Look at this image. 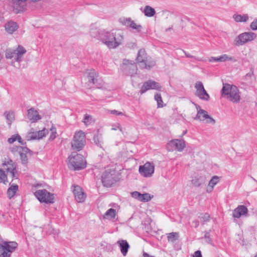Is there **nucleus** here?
<instances>
[{
  "mask_svg": "<svg viewBox=\"0 0 257 257\" xmlns=\"http://www.w3.org/2000/svg\"><path fill=\"white\" fill-rule=\"evenodd\" d=\"M248 209L244 205H238L232 212V216L234 218H239L241 216H248Z\"/></svg>",
  "mask_w": 257,
  "mask_h": 257,
  "instance_id": "obj_18",
  "label": "nucleus"
},
{
  "mask_svg": "<svg viewBox=\"0 0 257 257\" xmlns=\"http://www.w3.org/2000/svg\"><path fill=\"white\" fill-rule=\"evenodd\" d=\"M143 257H154V256L150 255L149 253L144 252L143 254Z\"/></svg>",
  "mask_w": 257,
  "mask_h": 257,
  "instance_id": "obj_59",
  "label": "nucleus"
},
{
  "mask_svg": "<svg viewBox=\"0 0 257 257\" xmlns=\"http://www.w3.org/2000/svg\"><path fill=\"white\" fill-rule=\"evenodd\" d=\"M207 117H209V115L207 114V112L206 110L200 109L198 110L196 116L194 119H198L201 121H203L205 119H207Z\"/></svg>",
  "mask_w": 257,
  "mask_h": 257,
  "instance_id": "obj_29",
  "label": "nucleus"
},
{
  "mask_svg": "<svg viewBox=\"0 0 257 257\" xmlns=\"http://www.w3.org/2000/svg\"><path fill=\"white\" fill-rule=\"evenodd\" d=\"M2 166L8 172L16 170V167L15 163L12 160L6 161L2 164Z\"/></svg>",
  "mask_w": 257,
  "mask_h": 257,
  "instance_id": "obj_27",
  "label": "nucleus"
},
{
  "mask_svg": "<svg viewBox=\"0 0 257 257\" xmlns=\"http://www.w3.org/2000/svg\"><path fill=\"white\" fill-rule=\"evenodd\" d=\"M192 224L195 228H197L199 225V221L197 220H194L192 222Z\"/></svg>",
  "mask_w": 257,
  "mask_h": 257,
  "instance_id": "obj_55",
  "label": "nucleus"
},
{
  "mask_svg": "<svg viewBox=\"0 0 257 257\" xmlns=\"http://www.w3.org/2000/svg\"><path fill=\"white\" fill-rule=\"evenodd\" d=\"M24 147H21V146H15L12 148H11V151L12 153H15L16 152H18L19 154L21 152V151H23V150L24 149L26 150H27L26 149H24Z\"/></svg>",
  "mask_w": 257,
  "mask_h": 257,
  "instance_id": "obj_42",
  "label": "nucleus"
},
{
  "mask_svg": "<svg viewBox=\"0 0 257 257\" xmlns=\"http://www.w3.org/2000/svg\"><path fill=\"white\" fill-rule=\"evenodd\" d=\"M16 51V57L15 60L16 62H20L23 60V55L26 53V49L22 45H18Z\"/></svg>",
  "mask_w": 257,
  "mask_h": 257,
  "instance_id": "obj_23",
  "label": "nucleus"
},
{
  "mask_svg": "<svg viewBox=\"0 0 257 257\" xmlns=\"http://www.w3.org/2000/svg\"><path fill=\"white\" fill-rule=\"evenodd\" d=\"M256 37L255 33L252 32H244L237 36L234 40V44L236 46H242L252 41Z\"/></svg>",
  "mask_w": 257,
  "mask_h": 257,
  "instance_id": "obj_8",
  "label": "nucleus"
},
{
  "mask_svg": "<svg viewBox=\"0 0 257 257\" xmlns=\"http://www.w3.org/2000/svg\"><path fill=\"white\" fill-rule=\"evenodd\" d=\"M185 56L187 58H194L195 60H197V61H201V59L198 57H196L195 56H193V55H190V54H189L188 53H187L186 51H183Z\"/></svg>",
  "mask_w": 257,
  "mask_h": 257,
  "instance_id": "obj_49",
  "label": "nucleus"
},
{
  "mask_svg": "<svg viewBox=\"0 0 257 257\" xmlns=\"http://www.w3.org/2000/svg\"><path fill=\"white\" fill-rule=\"evenodd\" d=\"M210 230L205 231L204 237L206 239H209V241H212V239L210 237Z\"/></svg>",
  "mask_w": 257,
  "mask_h": 257,
  "instance_id": "obj_52",
  "label": "nucleus"
},
{
  "mask_svg": "<svg viewBox=\"0 0 257 257\" xmlns=\"http://www.w3.org/2000/svg\"><path fill=\"white\" fill-rule=\"evenodd\" d=\"M145 15L148 17H152L156 14V11L154 8L150 6H146L144 8L143 11Z\"/></svg>",
  "mask_w": 257,
  "mask_h": 257,
  "instance_id": "obj_30",
  "label": "nucleus"
},
{
  "mask_svg": "<svg viewBox=\"0 0 257 257\" xmlns=\"http://www.w3.org/2000/svg\"><path fill=\"white\" fill-rule=\"evenodd\" d=\"M85 135L81 131L76 132L71 142V148L72 150L76 151L82 150L85 145Z\"/></svg>",
  "mask_w": 257,
  "mask_h": 257,
  "instance_id": "obj_6",
  "label": "nucleus"
},
{
  "mask_svg": "<svg viewBox=\"0 0 257 257\" xmlns=\"http://www.w3.org/2000/svg\"><path fill=\"white\" fill-rule=\"evenodd\" d=\"M207 119H209V120L207 121L208 122L211 123L212 124H214L215 123V120L212 117L209 115V117H207Z\"/></svg>",
  "mask_w": 257,
  "mask_h": 257,
  "instance_id": "obj_56",
  "label": "nucleus"
},
{
  "mask_svg": "<svg viewBox=\"0 0 257 257\" xmlns=\"http://www.w3.org/2000/svg\"><path fill=\"white\" fill-rule=\"evenodd\" d=\"M155 99L157 102V107L158 108L163 107L164 106L163 102L160 93H156L155 95Z\"/></svg>",
  "mask_w": 257,
  "mask_h": 257,
  "instance_id": "obj_38",
  "label": "nucleus"
},
{
  "mask_svg": "<svg viewBox=\"0 0 257 257\" xmlns=\"http://www.w3.org/2000/svg\"><path fill=\"white\" fill-rule=\"evenodd\" d=\"M195 106H196V109H197V110H199L200 108V107L199 105H197V104H195Z\"/></svg>",
  "mask_w": 257,
  "mask_h": 257,
  "instance_id": "obj_62",
  "label": "nucleus"
},
{
  "mask_svg": "<svg viewBox=\"0 0 257 257\" xmlns=\"http://www.w3.org/2000/svg\"><path fill=\"white\" fill-rule=\"evenodd\" d=\"M17 14L23 12L26 9L27 0H9Z\"/></svg>",
  "mask_w": 257,
  "mask_h": 257,
  "instance_id": "obj_17",
  "label": "nucleus"
},
{
  "mask_svg": "<svg viewBox=\"0 0 257 257\" xmlns=\"http://www.w3.org/2000/svg\"><path fill=\"white\" fill-rule=\"evenodd\" d=\"M4 115L7 119V122L11 125L12 121L14 120L15 114L13 111H6L4 113Z\"/></svg>",
  "mask_w": 257,
  "mask_h": 257,
  "instance_id": "obj_32",
  "label": "nucleus"
},
{
  "mask_svg": "<svg viewBox=\"0 0 257 257\" xmlns=\"http://www.w3.org/2000/svg\"><path fill=\"white\" fill-rule=\"evenodd\" d=\"M205 182L206 178L204 176L195 177L191 180L193 185L196 187H199L204 184Z\"/></svg>",
  "mask_w": 257,
  "mask_h": 257,
  "instance_id": "obj_26",
  "label": "nucleus"
},
{
  "mask_svg": "<svg viewBox=\"0 0 257 257\" xmlns=\"http://www.w3.org/2000/svg\"><path fill=\"white\" fill-rule=\"evenodd\" d=\"M110 113L113 114H115L117 115H123L124 113L122 112L118 111L116 110H112L110 111Z\"/></svg>",
  "mask_w": 257,
  "mask_h": 257,
  "instance_id": "obj_51",
  "label": "nucleus"
},
{
  "mask_svg": "<svg viewBox=\"0 0 257 257\" xmlns=\"http://www.w3.org/2000/svg\"><path fill=\"white\" fill-rule=\"evenodd\" d=\"M119 22L123 25L125 26L126 27L136 30L138 33L142 31L143 28L142 26L141 25H137L130 18H121L119 19Z\"/></svg>",
  "mask_w": 257,
  "mask_h": 257,
  "instance_id": "obj_16",
  "label": "nucleus"
},
{
  "mask_svg": "<svg viewBox=\"0 0 257 257\" xmlns=\"http://www.w3.org/2000/svg\"><path fill=\"white\" fill-rule=\"evenodd\" d=\"M46 132L47 131L45 129L41 130V131H39L38 132H36V134L37 135V137L38 139H42L44 137H45L46 134Z\"/></svg>",
  "mask_w": 257,
  "mask_h": 257,
  "instance_id": "obj_45",
  "label": "nucleus"
},
{
  "mask_svg": "<svg viewBox=\"0 0 257 257\" xmlns=\"http://www.w3.org/2000/svg\"><path fill=\"white\" fill-rule=\"evenodd\" d=\"M56 132H52L50 136V139L53 140L56 138Z\"/></svg>",
  "mask_w": 257,
  "mask_h": 257,
  "instance_id": "obj_58",
  "label": "nucleus"
},
{
  "mask_svg": "<svg viewBox=\"0 0 257 257\" xmlns=\"http://www.w3.org/2000/svg\"><path fill=\"white\" fill-rule=\"evenodd\" d=\"M115 210L113 208H110L105 212L104 217L105 218L112 219L115 218Z\"/></svg>",
  "mask_w": 257,
  "mask_h": 257,
  "instance_id": "obj_35",
  "label": "nucleus"
},
{
  "mask_svg": "<svg viewBox=\"0 0 257 257\" xmlns=\"http://www.w3.org/2000/svg\"><path fill=\"white\" fill-rule=\"evenodd\" d=\"M16 172H17L16 170H14L13 171L10 172L13 179H17L18 178V177L16 176Z\"/></svg>",
  "mask_w": 257,
  "mask_h": 257,
  "instance_id": "obj_54",
  "label": "nucleus"
},
{
  "mask_svg": "<svg viewBox=\"0 0 257 257\" xmlns=\"http://www.w3.org/2000/svg\"><path fill=\"white\" fill-rule=\"evenodd\" d=\"M186 147L185 142L183 139H174L167 144V149L170 151L176 150L182 152Z\"/></svg>",
  "mask_w": 257,
  "mask_h": 257,
  "instance_id": "obj_11",
  "label": "nucleus"
},
{
  "mask_svg": "<svg viewBox=\"0 0 257 257\" xmlns=\"http://www.w3.org/2000/svg\"><path fill=\"white\" fill-rule=\"evenodd\" d=\"M37 136V135L36 132L30 133L29 134L28 136H27V137L28 138V140H29L38 139Z\"/></svg>",
  "mask_w": 257,
  "mask_h": 257,
  "instance_id": "obj_47",
  "label": "nucleus"
},
{
  "mask_svg": "<svg viewBox=\"0 0 257 257\" xmlns=\"http://www.w3.org/2000/svg\"><path fill=\"white\" fill-rule=\"evenodd\" d=\"M3 246L4 250L1 255L6 257H11L12 253L17 247L18 243L15 241H4Z\"/></svg>",
  "mask_w": 257,
  "mask_h": 257,
  "instance_id": "obj_12",
  "label": "nucleus"
},
{
  "mask_svg": "<svg viewBox=\"0 0 257 257\" xmlns=\"http://www.w3.org/2000/svg\"><path fill=\"white\" fill-rule=\"evenodd\" d=\"M73 194L76 200L78 202H83L84 201L86 195L80 186L78 185L74 186Z\"/></svg>",
  "mask_w": 257,
  "mask_h": 257,
  "instance_id": "obj_19",
  "label": "nucleus"
},
{
  "mask_svg": "<svg viewBox=\"0 0 257 257\" xmlns=\"http://www.w3.org/2000/svg\"><path fill=\"white\" fill-rule=\"evenodd\" d=\"M117 129L119 130L121 132H123L122 128L119 123L113 125V127L112 128V130H117Z\"/></svg>",
  "mask_w": 257,
  "mask_h": 257,
  "instance_id": "obj_50",
  "label": "nucleus"
},
{
  "mask_svg": "<svg viewBox=\"0 0 257 257\" xmlns=\"http://www.w3.org/2000/svg\"><path fill=\"white\" fill-rule=\"evenodd\" d=\"M87 78L88 85L91 84L90 88H101L104 82L99 78L98 73L94 69H91L87 72Z\"/></svg>",
  "mask_w": 257,
  "mask_h": 257,
  "instance_id": "obj_7",
  "label": "nucleus"
},
{
  "mask_svg": "<svg viewBox=\"0 0 257 257\" xmlns=\"http://www.w3.org/2000/svg\"><path fill=\"white\" fill-rule=\"evenodd\" d=\"M226 61L235 62L236 60L234 57L228 56L226 54L222 55L218 57H211L209 60V61L210 62H225Z\"/></svg>",
  "mask_w": 257,
  "mask_h": 257,
  "instance_id": "obj_22",
  "label": "nucleus"
},
{
  "mask_svg": "<svg viewBox=\"0 0 257 257\" xmlns=\"http://www.w3.org/2000/svg\"><path fill=\"white\" fill-rule=\"evenodd\" d=\"M136 62L142 69H150L156 65V62L148 56L144 49L139 50Z\"/></svg>",
  "mask_w": 257,
  "mask_h": 257,
  "instance_id": "obj_3",
  "label": "nucleus"
},
{
  "mask_svg": "<svg viewBox=\"0 0 257 257\" xmlns=\"http://www.w3.org/2000/svg\"><path fill=\"white\" fill-rule=\"evenodd\" d=\"M69 168L73 170H80L86 167V162L83 156L76 153H72L69 157Z\"/></svg>",
  "mask_w": 257,
  "mask_h": 257,
  "instance_id": "obj_4",
  "label": "nucleus"
},
{
  "mask_svg": "<svg viewBox=\"0 0 257 257\" xmlns=\"http://www.w3.org/2000/svg\"><path fill=\"white\" fill-rule=\"evenodd\" d=\"M117 172L115 170H105L101 175V181L104 186L110 187L118 181Z\"/></svg>",
  "mask_w": 257,
  "mask_h": 257,
  "instance_id": "obj_5",
  "label": "nucleus"
},
{
  "mask_svg": "<svg viewBox=\"0 0 257 257\" xmlns=\"http://www.w3.org/2000/svg\"><path fill=\"white\" fill-rule=\"evenodd\" d=\"M8 182V177L5 171L2 169H0V182H3L4 184H6Z\"/></svg>",
  "mask_w": 257,
  "mask_h": 257,
  "instance_id": "obj_40",
  "label": "nucleus"
},
{
  "mask_svg": "<svg viewBox=\"0 0 257 257\" xmlns=\"http://www.w3.org/2000/svg\"><path fill=\"white\" fill-rule=\"evenodd\" d=\"M89 119H91V116L90 115L86 114H85V115L84 116V119H83V121L86 125H88L90 123L89 120Z\"/></svg>",
  "mask_w": 257,
  "mask_h": 257,
  "instance_id": "obj_48",
  "label": "nucleus"
},
{
  "mask_svg": "<svg viewBox=\"0 0 257 257\" xmlns=\"http://www.w3.org/2000/svg\"><path fill=\"white\" fill-rule=\"evenodd\" d=\"M24 149H27L26 150L24 149L23 150V151H21V152L19 154L20 156V159L22 162V164L26 165L28 163V157L29 156H31L32 155V151H31L29 149H28L26 147H24Z\"/></svg>",
  "mask_w": 257,
  "mask_h": 257,
  "instance_id": "obj_21",
  "label": "nucleus"
},
{
  "mask_svg": "<svg viewBox=\"0 0 257 257\" xmlns=\"http://www.w3.org/2000/svg\"><path fill=\"white\" fill-rule=\"evenodd\" d=\"M250 28L252 30H257V19H254L250 24Z\"/></svg>",
  "mask_w": 257,
  "mask_h": 257,
  "instance_id": "obj_46",
  "label": "nucleus"
},
{
  "mask_svg": "<svg viewBox=\"0 0 257 257\" xmlns=\"http://www.w3.org/2000/svg\"><path fill=\"white\" fill-rule=\"evenodd\" d=\"M34 195L41 203L51 204L54 202V194L46 189L38 190L34 193Z\"/></svg>",
  "mask_w": 257,
  "mask_h": 257,
  "instance_id": "obj_9",
  "label": "nucleus"
},
{
  "mask_svg": "<svg viewBox=\"0 0 257 257\" xmlns=\"http://www.w3.org/2000/svg\"><path fill=\"white\" fill-rule=\"evenodd\" d=\"M132 196L138 200L140 201H142V194L141 193L138 192V191H134L132 193Z\"/></svg>",
  "mask_w": 257,
  "mask_h": 257,
  "instance_id": "obj_43",
  "label": "nucleus"
},
{
  "mask_svg": "<svg viewBox=\"0 0 257 257\" xmlns=\"http://www.w3.org/2000/svg\"><path fill=\"white\" fill-rule=\"evenodd\" d=\"M222 96L233 103H238L240 97L237 87L234 85L223 83L221 90Z\"/></svg>",
  "mask_w": 257,
  "mask_h": 257,
  "instance_id": "obj_2",
  "label": "nucleus"
},
{
  "mask_svg": "<svg viewBox=\"0 0 257 257\" xmlns=\"http://www.w3.org/2000/svg\"><path fill=\"white\" fill-rule=\"evenodd\" d=\"M18 142L19 143H20L22 146H23V147H25V146L26 145V142L24 141L23 140H22V138H21V140H17Z\"/></svg>",
  "mask_w": 257,
  "mask_h": 257,
  "instance_id": "obj_57",
  "label": "nucleus"
},
{
  "mask_svg": "<svg viewBox=\"0 0 257 257\" xmlns=\"http://www.w3.org/2000/svg\"><path fill=\"white\" fill-rule=\"evenodd\" d=\"M16 53L15 50L11 49H7L5 54L6 58L7 59H12L16 57Z\"/></svg>",
  "mask_w": 257,
  "mask_h": 257,
  "instance_id": "obj_37",
  "label": "nucleus"
},
{
  "mask_svg": "<svg viewBox=\"0 0 257 257\" xmlns=\"http://www.w3.org/2000/svg\"><path fill=\"white\" fill-rule=\"evenodd\" d=\"M101 40L109 48H115L122 43L123 36L120 33L105 32L102 34Z\"/></svg>",
  "mask_w": 257,
  "mask_h": 257,
  "instance_id": "obj_1",
  "label": "nucleus"
},
{
  "mask_svg": "<svg viewBox=\"0 0 257 257\" xmlns=\"http://www.w3.org/2000/svg\"><path fill=\"white\" fill-rule=\"evenodd\" d=\"M233 18L237 22H246L248 20V16L247 14L243 15L234 14Z\"/></svg>",
  "mask_w": 257,
  "mask_h": 257,
  "instance_id": "obj_31",
  "label": "nucleus"
},
{
  "mask_svg": "<svg viewBox=\"0 0 257 257\" xmlns=\"http://www.w3.org/2000/svg\"><path fill=\"white\" fill-rule=\"evenodd\" d=\"M179 234L177 232H171L168 234L167 238L169 241L174 242L178 239Z\"/></svg>",
  "mask_w": 257,
  "mask_h": 257,
  "instance_id": "obj_36",
  "label": "nucleus"
},
{
  "mask_svg": "<svg viewBox=\"0 0 257 257\" xmlns=\"http://www.w3.org/2000/svg\"><path fill=\"white\" fill-rule=\"evenodd\" d=\"M3 250H4V248H3V244H0V255L2 253V252H3Z\"/></svg>",
  "mask_w": 257,
  "mask_h": 257,
  "instance_id": "obj_60",
  "label": "nucleus"
},
{
  "mask_svg": "<svg viewBox=\"0 0 257 257\" xmlns=\"http://www.w3.org/2000/svg\"><path fill=\"white\" fill-rule=\"evenodd\" d=\"M121 69L124 74L131 76L136 74L138 70L136 64L133 61L126 59L123 60Z\"/></svg>",
  "mask_w": 257,
  "mask_h": 257,
  "instance_id": "obj_10",
  "label": "nucleus"
},
{
  "mask_svg": "<svg viewBox=\"0 0 257 257\" xmlns=\"http://www.w3.org/2000/svg\"><path fill=\"white\" fill-rule=\"evenodd\" d=\"M119 245L120 251L123 256H125L130 248V245L126 240H119L117 241Z\"/></svg>",
  "mask_w": 257,
  "mask_h": 257,
  "instance_id": "obj_24",
  "label": "nucleus"
},
{
  "mask_svg": "<svg viewBox=\"0 0 257 257\" xmlns=\"http://www.w3.org/2000/svg\"><path fill=\"white\" fill-rule=\"evenodd\" d=\"M193 257H202L201 251L197 250L195 251L193 255Z\"/></svg>",
  "mask_w": 257,
  "mask_h": 257,
  "instance_id": "obj_53",
  "label": "nucleus"
},
{
  "mask_svg": "<svg viewBox=\"0 0 257 257\" xmlns=\"http://www.w3.org/2000/svg\"><path fill=\"white\" fill-rule=\"evenodd\" d=\"M206 242L208 243H211L212 241H209V239H207Z\"/></svg>",
  "mask_w": 257,
  "mask_h": 257,
  "instance_id": "obj_63",
  "label": "nucleus"
},
{
  "mask_svg": "<svg viewBox=\"0 0 257 257\" xmlns=\"http://www.w3.org/2000/svg\"><path fill=\"white\" fill-rule=\"evenodd\" d=\"M27 116L32 122H35L42 118L37 110L34 107L28 109Z\"/></svg>",
  "mask_w": 257,
  "mask_h": 257,
  "instance_id": "obj_20",
  "label": "nucleus"
},
{
  "mask_svg": "<svg viewBox=\"0 0 257 257\" xmlns=\"http://www.w3.org/2000/svg\"><path fill=\"white\" fill-rule=\"evenodd\" d=\"M139 172L145 177H151L154 172V166L148 162L139 167Z\"/></svg>",
  "mask_w": 257,
  "mask_h": 257,
  "instance_id": "obj_15",
  "label": "nucleus"
},
{
  "mask_svg": "<svg viewBox=\"0 0 257 257\" xmlns=\"http://www.w3.org/2000/svg\"><path fill=\"white\" fill-rule=\"evenodd\" d=\"M252 74H253V72H252L251 73H248L246 74V77H251V76Z\"/></svg>",
  "mask_w": 257,
  "mask_h": 257,
  "instance_id": "obj_61",
  "label": "nucleus"
},
{
  "mask_svg": "<svg viewBox=\"0 0 257 257\" xmlns=\"http://www.w3.org/2000/svg\"><path fill=\"white\" fill-rule=\"evenodd\" d=\"M93 140L94 141V143L97 146L101 148H102V144L103 143V142L102 136L101 134L97 133L96 134L94 135Z\"/></svg>",
  "mask_w": 257,
  "mask_h": 257,
  "instance_id": "obj_33",
  "label": "nucleus"
},
{
  "mask_svg": "<svg viewBox=\"0 0 257 257\" xmlns=\"http://www.w3.org/2000/svg\"><path fill=\"white\" fill-rule=\"evenodd\" d=\"M195 87L196 89L195 95L197 97L205 101H208L209 99L210 96L205 90L202 82H198L196 83Z\"/></svg>",
  "mask_w": 257,
  "mask_h": 257,
  "instance_id": "obj_13",
  "label": "nucleus"
},
{
  "mask_svg": "<svg viewBox=\"0 0 257 257\" xmlns=\"http://www.w3.org/2000/svg\"><path fill=\"white\" fill-rule=\"evenodd\" d=\"M199 218L200 219L202 224H204L205 222L209 221L210 215L207 213L201 214V216H199Z\"/></svg>",
  "mask_w": 257,
  "mask_h": 257,
  "instance_id": "obj_39",
  "label": "nucleus"
},
{
  "mask_svg": "<svg viewBox=\"0 0 257 257\" xmlns=\"http://www.w3.org/2000/svg\"><path fill=\"white\" fill-rule=\"evenodd\" d=\"M171 29H172V28H169L166 29V31L170 30Z\"/></svg>",
  "mask_w": 257,
  "mask_h": 257,
  "instance_id": "obj_64",
  "label": "nucleus"
},
{
  "mask_svg": "<svg viewBox=\"0 0 257 257\" xmlns=\"http://www.w3.org/2000/svg\"><path fill=\"white\" fill-rule=\"evenodd\" d=\"M161 88V86L158 82L150 80L143 84L141 88L140 93L143 94L149 89L160 90Z\"/></svg>",
  "mask_w": 257,
  "mask_h": 257,
  "instance_id": "obj_14",
  "label": "nucleus"
},
{
  "mask_svg": "<svg viewBox=\"0 0 257 257\" xmlns=\"http://www.w3.org/2000/svg\"><path fill=\"white\" fill-rule=\"evenodd\" d=\"M219 181V177H218L217 176H214L213 177H212V178L210 180L208 183V186L210 188V190H207V191L208 192H211L214 186L218 183Z\"/></svg>",
  "mask_w": 257,
  "mask_h": 257,
  "instance_id": "obj_34",
  "label": "nucleus"
},
{
  "mask_svg": "<svg viewBox=\"0 0 257 257\" xmlns=\"http://www.w3.org/2000/svg\"><path fill=\"white\" fill-rule=\"evenodd\" d=\"M5 27L8 33L13 34L18 29V25L16 22L11 21L6 23Z\"/></svg>",
  "mask_w": 257,
  "mask_h": 257,
  "instance_id": "obj_25",
  "label": "nucleus"
},
{
  "mask_svg": "<svg viewBox=\"0 0 257 257\" xmlns=\"http://www.w3.org/2000/svg\"><path fill=\"white\" fill-rule=\"evenodd\" d=\"M151 197L149 193H144L142 194V202H148L151 199Z\"/></svg>",
  "mask_w": 257,
  "mask_h": 257,
  "instance_id": "obj_44",
  "label": "nucleus"
},
{
  "mask_svg": "<svg viewBox=\"0 0 257 257\" xmlns=\"http://www.w3.org/2000/svg\"><path fill=\"white\" fill-rule=\"evenodd\" d=\"M10 187L8 188L7 194L8 197L9 199H11L15 195L17 191L18 190L19 187L18 185L14 184H11L10 183Z\"/></svg>",
  "mask_w": 257,
  "mask_h": 257,
  "instance_id": "obj_28",
  "label": "nucleus"
},
{
  "mask_svg": "<svg viewBox=\"0 0 257 257\" xmlns=\"http://www.w3.org/2000/svg\"><path fill=\"white\" fill-rule=\"evenodd\" d=\"M17 140H21V136L19 134L13 135L11 138L8 139V142L10 144H12Z\"/></svg>",
  "mask_w": 257,
  "mask_h": 257,
  "instance_id": "obj_41",
  "label": "nucleus"
}]
</instances>
